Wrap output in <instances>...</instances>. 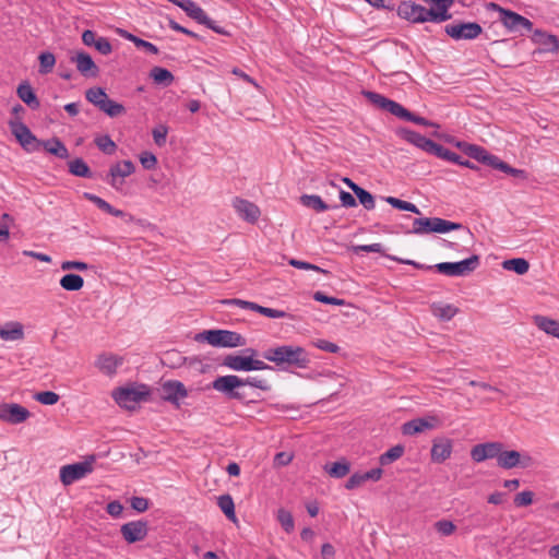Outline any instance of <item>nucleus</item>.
<instances>
[{"instance_id":"obj_39","label":"nucleus","mask_w":559,"mask_h":559,"mask_svg":"<svg viewBox=\"0 0 559 559\" xmlns=\"http://www.w3.org/2000/svg\"><path fill=\"white\" fill-rule=\"evenodd\" d=\"M98 109L105 112L110 118L119 117L126 114L124 106L120 103L110 99L109 97L104 102V104Z\"/></svg>"},{"instance_id":"obj_49","label":"nucleus","mask_w":559,"mask_h":559,"mask_svg":"<svg viewBox=\"0 0 559 559\" xmlns=\"http://www.w3.org/2000/svg\"><path fill=\"white\" fill-rule=\"evenodd\" d=\"M384 200L391 206H393L395 209H399L401 211H407V212H412V213H415V214H420L419 209L415 204H413L411 202L403 201V200H400V199L394 198V197H386V198H384Z\"/></svg>"},{"instance_id":"obj_51","label":"nucleus","mask_w":559,"mask_h":559,"mask_svg":"<svg viewBox=\"0 0 559 559\" xmlns=\"http://www.w3.org/2000/svg\"><path fill=\"white\" fill-rule=\"evenodd\" d=\"M355 195L366 210L374 209V198L370 192L361 187H355Z\"/></svg>"},{"instance_id":"obj_28","label":"nucleus","mask_w":559,"mask_h":559,"mask_svg":"<svg viewBox=\"0 0 559 559\" xmlns=\"http://www.w3.org/2000/svg\"><path fill=\"white\" fill-rule=\"evenodd\" d=\"M222 365L234 371H249L250 354L248 356L228 354L224 357Z\"/></svg>"},{"instance_id":"obj_64","label":"nucleus","mask_w":559,"mask_h":559,"mask_svg":"<svg viewBox=\"0 0 559 559\" xmlns=\"http://www.w3.org/2000/svg\"><path fill=\"white\" fill-rule=\"evenodd\" d=\"M95 49L102 55L107 56L112 51L111 44L106 37H98L94 45Z\"/></svg>"},{"instance_id":"obj_62","label":"nucleus","mask_w":559,"mask_h":559,"mask_svg":"<svg viewBox=\"0 0 559 559\" xmlns=\"http://www.w3.org/2000/svg\"><path fill=\"white\" fill-rule=\"evenodd\" d=\"M450 152L451 151L448 150L447 147H444V146H442V145H440V144H438V143L432 141L427 153L432 154V155H435V156H437V157H439L441 159L447 160L448 157H449Z\"/></svg>"},{"instance_id":"obj_12","label":"nucleus","mask_w":559,"mask_h":559,"mask_svg":"<svg viewBox=\"0 0 559 559\" xmlns=\"http://www.w3.org/2000/svg\"><path fill=\"white\" fill-rule=\"evenodd\" d=\"M135 171L134 164L131 160H122L114 164L108 173L107 182L116 190L123 185V179Z\"/></svg>"},{"instance_id":"obj_40","label":"nucleus","mask_w":559,"mask_h":559,"mask_svg":"<svg viewBox=\"0 0 559 559\" xmlns=\"http://www.w3.org/2000/svg\"><path fill=\"white\" fill-rule=\"evenodd\" d=\"M85 98L93 104L95 107L99 108L104 102L108 98L106 91L103 87H91L85 92Z\"/></svg>"},{"instance_id":"obj_26","label":"nucleus","mask_w":559,"mask_h":559,"mask_svg":"<svg viewBox=\"0 0 559 559\" xmlns=\"http://www.w3.org/2000/svg\"><path fill=\"white\" fill-rule=\"evenodd\" d=\"M40 148H44L47 153L55 155L60 159H67L69 157V151L67 146L58 138L40 141Z\"/></svg>"},{"instance_id":"obj_59","label":"nucleus","mask_w":559,"mask_h":559,"mask_svg":"<svg viewBox=\"0 0 559 559\" xmlns=\"http://www.w3.org/2000/svg\"><path fill=\"white\" fill-rule=\"evenodd\" d=\"M167 134H168V128L165 124H159L156 128H154L152 131L154 142L158 146L165 145Z\"/></svg>"},{"instance_id":"obj_43","label":"nucleus","mask_w":559,"mask_h":559,"mask_svg":"<svg viewBox=\"0 0 559 559\" xmlns=\"http://www.w3.org/2000/svg\"><path fill=\"white\" fill-rule=\"evenodd\" d=\"M150 75L154 80L155 83L163 84L165 86L170 85L174 81L173 73L169 70H167L165 68H160V67H154L151 70Z\"/></svg>"},{"instance_id":"obj_6","label":"nucleus","mask_w":559,"mask_h":559,"mask_svg":"<svg viewBox=\"0 0 559 559\" xmlns=\"http://www.w3.org/2000/svg\"><path fill=\"white\" fill-rule=\"evenodd\" d=\"M479 266V257H472L459 262H441L435 265V269L447 276H465Z\"/></svg>"},{"instance_id":"obj_31","label":"nucleus","mask_w":559,"mask_h":559,"mask_svg":"<svg viewBox=\"0 0 559 559\" xmlns=\"http://www.w3.org/2000/svg\"><path fill=\"white\" fill-rule=\"evenodd\" d=\"M431 311L440 320L449 321L457 313L459 309L450 304L435 302L431 306Z\"/></svg>"},{"instance_id":"obj_19","label":"nucleus","mask_w":559,"mask_h":559,"mask_svg":"<svg viewBox=\"0 0 559 559\" xmlns=\"http://www.w3.org/2000/svg\"><path fill=\"white\" fill-rule=\"evenodd\" d=\"M452 450L453 441L451 439L444 437L436 438L432 441V447L430 451L431 461L438 464L443 463L451 456Z\"/></svg>"},{"instance_id":"obj_37","label":"nucleus","mask_w":559,"mask_h":559,"mask_svg":"<svg viewBox=\"0 0 559 559\" xmlns=\"http://www.w3.org/2000/svg\"><path fill=\"white\" fill-rule=\"evenodd\" d=\"M187 7L185 8V12L187 15L194 21H197L199 24L209 23L210 17L205 13V11L198 5L194 1L189 0V2H186Z\"/></svg>"},{"instance_id":"obj_48","label":"nucleus","mask_w":559,"mask_h":559,"mask_svg":"<svg viewBox=\"0 0 559 559\" xmlns=\"http://www.w3.org/2000/svg\"><path fill=\"white\" fill-rule=\"evenodd\" d=\"M433 233L444 234L452 230H457L462 228V225L443 218L433 217Z\"/></svg>"},{"instance_id":"obj_58","label":"nucleus","mask_w":559,"mask_h":559,"mask_svg":"<svg viewBox=\"0 0 559 559\" xmlns=\"http://www.w3.org/2000/svg\"><path fill=\"white\" fill-rule=\"evenodd\" d=\"M534 493L530 490H524L514 496L513 502L515 507L522 508L532 504Z\"/></svg>"},{"instance_id":"obj_46","label":"nucleus","mask_w":559,"mask_h":559,"mask_svg":"<svg viewBox=\"0 0 559 559\" xmlns=\"http://www.w3.org/2000/svg\"><path fill=\"white\" fill-rule=\"evenodd\" d=\"M38 60H39L38 72L43 75L50 73L56 64V57L50 51L41 52L38 56Z\"/></svg>"},{"instance_id":"obj_35","label":"nucleus","mask_w":559,"mask_h":559,"mask_svg":"<svg viewBox=\"0 0 559 559\" xmlns=\"http://www.w3.org/2000/svg\"><path fill=\"white\" fill-rule=\"evenodd\" d=\"M84 285V280L81 275L68 273L60 280V286L69 292L80 290Z\"/></svg>"},{"instance_id":"obj_25","label":"nucleus","mask_w":559,"mask_h":559,"mask_svg":"<svg viewBox=\"0 0 559 559\" xmlns=\"http://www.w3.org/2000/svg\"><path fill=\"white\" fill-rule=\"evenodd\" d=\"M532 39L534 43L542 46L545 51L556 52L559 49V41L557 37L544 31H534Z\"/></svg>"},{"instance_id":"obj_3","label":"nucleus","mask_w":559,"mask_h":559,"mask_svg":"<svg viewBox=\"0 0 559 559\" xmlns=\"http://www.w3.org/2000/svg\"><path fill=\"white\" fill-rule=\"evenodd\" d=\"M197 341H206L214 347L234 348L246 345V338L237 332L229 330H206L199 333Z\"/></svg>"},{"instance_id":"obj_56","label":"nucleus","mask_w":559,"mask_h":559,"mask_svg":"<svg viewBox=\"0 0 559 559\" xmlns=\"http://www.w3.org/2000/svg\"><path fill=\"white\" fill-rule=\"evenodd\" d=\"M34 399L44 405H53L59 401V395L52 391H43L36 393Z\"/></svg>"},{"instance_id":"obj_34","label":"nucleus","mask_w":559,"mask_h":559,"mask_svg":"<svg viewBox=\"0 0 559 559\" xmlns=\"http://www.w3.org/2000/svg\"><path fill=\"white\" fill-rule=\"evenodd\" d=\"M120 35L124 39L133 43L138 48H141V49L145 50L146 52H150V53H153V55H157L159 52L157 46H155L154 44H152V43H150L147 40H144V39H142V38L135 36V35H133V34H131V33H129L127 31H121Z\"/></svg>"},{"instance_id":"obj_36","label":"nucleus","mask_w":559,"mask_h":559,"mask_svg":"<svg viewBox=\"0 0 559 559\" xmlns=\"http://www.w3.org/2000/svg\"><path fill=\"white\" fill-rule=\"evenodd\" d=\"M395 117L406 120V121L414 122L416 124L425 126V127H438V124H436L435 122L411 112L408 109H406L402 105L400 106L399 111Z\"/></svg>"},{"instance_id":"obj_61","label":"nucleus","mask_w":559,"mask_h":559,"mask_svg":"<svg viewBox=\"0 0 559 559\" xmlns=\"http://www.w3.org/2000/svg\"><path fill=\"white\" fill-rule=\"evenodd\" d=\"M435 527L438 533H440L442 536H450L455 531V525L453 522L448 520H440L435 523Z\"/></svg>"},{"instance_id":"obj_4","label":"nucleus","mask_w":559,"mask_h":559,"mask_svg":"<svg viewBox=\"0 0 559 559\" xmlns=\"http://www.w3.org/2000/svg\"><path fill=\"white\" fill-rule=\"evenodd\" d=\"M211 386L228 400L242 401L245 399V394L240 392V389L243 388L242 378L236 374L219 376L213 380Z\"/></svg>"},{"instance_id":"obj_11","label":"nucleus","mask_w":559,"mask_h":559,"mask_svg":"<svg viewBox=\"0 0 559 559\" xmlns=\"http://www.w3.org/2000/svg\"><path fill=\"white\" fill-rule=\"evenodd\" d=\"M120 533L127 543L134 544L145 539L148 534V524L143 520L130 521L121 525Z\"/></svg>"},{"instance_id":"obj_30","label":"nucleus","mask_w":559,"mask_h":559,"mask_svg":"<svg viewBox=\"0 0 559 559\" xmlns=\"http://www.w3.org/2000/svg\"><path fill=\"white\" fill-rule=\"evenodd\" d=\"M83 197H84V199L93 202L99 210H102L112 216H116V217H124L126 216V213L123 211L115 209L106 200L102 199L100 197H98L96 194H93L90 192H84Z\"/></svg>"},{"instance_id":"obj_27","label":"nucleus","mask_w":559,"mask_h":559,"mask_svg":"<svg viewBox=\"0 0 559 559\" xmlns=\"http://www.w3.org/2000/svg\"><path fill=\"white\" fill-rule=\"evenodd\" d=\"M24 337L23 325L16 321L7 322L0 328V338L3 341H20Z\"/></svg>"},{"instance_id":"obj_42","label":"nucleus","mask_w":559,"mask_h":559,"mask_svg":"<svg viewBox=\"0 0 559 559\" xmlns=\"http://www.w3.org/2000/svg\"><path fill=\"white\" fill-rule=\"evenodd\" d=\"M503 269L508 271H513L519 275L525 274L530 269V263L523 258H514L510 260H506L502 263Z\"/></svg>"},{"instance_id":"obj_44","label":"nucleus","mask_w":559,"mask_h":559,"mask_svg":"<svg viewBox=\"0 0 559 559\" xmlns=\"http://www.w3.org/2000/svg\"><path fill=\"white\" fill-rule=\"evenodd\" d=\"M69 171L78 177L91 178L92 171L82 158H75L69 163Z\"/></svg>"},{"instance_id":"obj_14","label":"nucleus","mask_w":559,"mask_h":559,"mask_svg":"<svg viewBox=\"0 0 559 559\" xmlns=\"http://www.w3.org/2000/svg\"><path fill=\"white\" fill-rule=\"evenodd\" d=\"M145 395V392L135 388H118L112 392L115 402L127 409L134 408L135 404L144 400Z\"/></svg>"},{"instance_id":"obj_33","label":"nucleus","mask_w":559,"mask_h":559,"mask_svg":"<svg viewBox=\"0 0 559 559\" xmlns=\"http://www.w3.org/2000/svg\"><path fill=\"white\" fill-rule=\"evenodd\" d=\"M300 203L309 209L314 210L318 213L325 212L330 206L317 194H302L300 197Z\"/></svg>"},{"instance_id":"obj_7","label":"nucleus","mask_w":559,"mask_h":559,"mask_svg":"<svg viewBox=\"0 0 559 559\" xmlns=\"http://www.w3.org/2000/svg\"><path fill=\"white\" fill-rule=\"evenodd\" d=\"M94 462L95 456L92 455L82 462L62 466L60 468L61 483L66 486H69L74 481L84 478L86 475L93 472Z\"/></svg>"},{"instance_id":"obj_24","label":"nucleus","mask_w":559,"mask_h":559,"mask_svg":"<svg viewBox=\"0 0 559 559\" xmlns=\"http://www.w3.org/2000/svg\"><path fill=\"white\" fill-rule=\"evenodd\" d=\"M16 94L19 98L25 103L32 109H38L40 106V102L36 96L33 87L27 81L22 82L17 88Z\"/></svg>"},{"instance_id":"obj_17","label":"nucleus","mask_w":559,"mask_h":559,"mask_svg":"<svg viewBox=\"0 0 559 559\" xmlns=\"http://www.w3.org/2000/svg\"><path fill=\"white\" fill-rule=\"evenodd\" d=\"M499 10H500L501 20H502L504 26L508 27L510 31L518 32L522 28H524L528 32L532 31L533 23L528 19H526L513 11H510V10H506V9H501V8Z\"/></svg>"},{"instance_id":"obj_1","label":"nucleus","mask_w":559,"mask_h":559,"mask_svg":"<svg viewBox=\"0 0 559 559\" xmlns=\"http://www.w3.org/2000/svg\"><path fill=\"white\" fill-rule=\"evenodd\" d=\"M435 7L427 9L412 0L402 1L397 7V15L411 23H442L452 17L449 13L454 0H424Z\"/></svg>"},{"instance_id":"obj_16","label":"nucleus","mask_w":559,"mask_h":559,"mask_svg":"<svg viewBox=\"0 0 559 559\" xmlns=\"http://www.w3.org/2000/svg\"><path fill=\"white\" fill-rule=\"evenodd\" d=\"M439 424L440 420L437 416L415 418L403 424L402 432L406 436H413L425 430L435 429Z\"/></svg>"},{"instance_id":"obj_41","label":"nucleus","mask_w":559,"mask_h":559,"mask_svg":"<svg viewBox=\"0 0 559 559\" xmlns=\"http://www.w3.org/2000/svg\"><path fill=\"white\" fill-rule=\"evenodd\" d=\"M325 471L329 473L331 477L343 478L349 473L350 465L346 460H342L338 462H334L331 465H326Z\"/></svg>"},{"instance_id":"obj_50","label":"nucleus","mask_w":559,"mask_h":559,"mask_svg":"<svg viewBox=\"0 0 559 559\" xmlns=\"http://www.w3.org/2000/svg\"><path fill=\"white\" fill-rule=\"evenodd\" d=\"M95 144L103 153L107 155L114 154L117 148L116 143L107 134L97 136L95 139Z\"/></svg>"},{"instance_id":"obj_8","label":"nucleus","mask_w":559,"mask_h":559,"mask_svg":"<svg viewBox=\"0 0 559 559\" xmlns=\"http://www.w3.org/2000/svg\"><path fill=\"white\" fill-rule=\"evenodd\" d=\"M31 416L29 411L16 403H0V420L17 425L27 420Z\"/></svg>"},{"instance_id":"obj_45","label":"nucleus","mask_w":559,"mask_h":559,"mask_svg":"<svg viewBox=\"0 0 559 559\" xmlns=\"http://www.w3.org/2000/svg\"><path fill=\"white\" fill-rule=\"evenodd\" d=\"M404 445L396 444L382 453L379 457V462L381 465H389L393 463L394 461L399 460L404 454Z\"/></svg>"},{"instance_id":"obj_23","label":"nucleus","mask_w":559,"mask_h":559,"mask_svg":"<svg viewBox=\"0 0 559 559\" xmlns=\"http://www.w3.org/2000/svg\"><path fill=\"white\" fill-rule=\"evenodd\" d=\"M397 134L408 143L425 152H428L432 142V140L421 135L420 133L405 128L400 129Z\"/></svg>"},{"instance_id":"obj_20","label":"nucleus","mask_w":559,"mask_h":559,"mask_svg":"<svg viewBox=\"0 0 559 559\" xmlns=\"http://www.w3.org/2000/svg\"><path fill=\"white\" fill-rule=\"evenodd\" d=\"M233 206L237 214L248 223H255L260 216L259 207L248 200L235 198L233 201Z\"/></svg>"},{"instance_id":"obj_32","label":"nucleus","mask_w":559,"mask_h":559,"mask_svg":"<svg viewBox=\"0 0 559 559\" xmlns=\"http://www.w3.org/2000/svg\"><path fill=\"white\" fill-rule=\"evenodd\" d=\"M520 453L515 450L510 451H503V449L500 452V455L498 457V466L504 468V469H511L513 467L519 466L520 463Z\"/></svg>"},{"instance_id":"obj_29","label":"nucleus","mask_w":559,"mask_h":559,"mask_svg":"<svg viewBox=\"0 0 559 559\" xmlns=\"http://www.w3.org/2000/svg\"><path fill=\"white\" fill-rule=\"evenodd\" d=\"M535 325L548 335L559 338V321L545 316H534Z\"/></svg>"},{"instance_id":"obj_54","label":"nucleus","mask_w":559,"mask_h":559,"mask_svg":"<svg viewBox=\"0 0 559 559\" xmlns=\"http://www.w3.org/2000/svg\"><path fill=\"white\" fill-rule=\"evenodd\" d=\"M245 353L250 354L249 371L253 370H273V367L265 364L263 360L254 359L257 350L253 348H247Z\"/></svg>"},{"instance_id":"obj_18","label":"nucleus","mask_w":559,"mask_h":559,"mask_svg":"<svg viewBox=\"0 0 559 559\" xmlns=\"http://www.w3.org/2000/svg\"><path fill=\"white\" fill-rule=\"evenodd\" d=\"M71 61L75 63L78 71L85 78H96L99 73V69L92 57L84 51L76 52L71 57Z\"/></svg>"},{"instance_id":"obj_15","label":"nucleus","mask_w":559,"mask_h":559,"mask_svg":"<svg viewBox=\"0 0 559 559\" xmlns=\"http://www.w3.org/2000/svg\"><path fill=\"white\" fill-rule=\"evenodd\" d=\"M502 449L503 444L501 442L478 443L472 448L471 457L476 463H480L489 459L498 460Z\"/></svg>"},{"instance_id":"obj_55","label":"nucleus","mask_w":559,"mask_h":559,"mask_svg":"<svg viewBox=\"0 0 559 559\" xmlns=\"http://www.w3.org/2000/svg\"><path fill=\"white\" fill-rule=\"evenodd\" d=\"M243 386L249 385L252 388L260 389L262 391H269L271 389V385L269 382L260 377H247L242 378Z\"/></svg>"},{"instance_id":"obj_60","label":"nucleus","mask_w":559,"mask_h":559,"mask_svg":"<svg viewBox=\"0 0 559 559\" xmlns=\"http://www.w3.org/2000/svg\"><path fill=\"white\" fill-rule=\"evenodd\" d=\"M288 263H289V265H292L296 269H300V270H307V271L311 270V271H316V272H320V273H324V274L329 273L326 270H323L318 265L311 264L306 261L297 260V259H290Z\"/></svg>"},{"instance_id":"obj_63","label":"nucleus","mask_w":559,"mask_h":559,"mask_svg":"<svg viewBox=\"0 0 559 559\" xmlns=\"http://www.w3.org/2000/svg\"><path fill=\"white\" fill-rule=\"evenodd\" d=\"M140 162L143 168L151 170L156 167L157 158L153 153L144 152L140 156Z\"/></svg>"},{"instance_id":"obj_13","label":"nucleus","mask_w":559,"mask_h":559,"mask_svg":"<svg viewBox=\"0 0 559 559\" xmlns=\"http://www.w3.org/2000/svg\"><path fill=\"white\" fill-rule=\"evenodd\" d=\"M160 394L165 401L179 407L181 401L188 396V391L182 382L168 380L162 384Z\"/></svg>"},{"instance_id":"obj_57","label":"nucleus","mask_w":559,"mask_h":559,"mask_svg":"<svg viewBox=\"0 0 559 559\" xmlns=\"http://www.w3.org/2000/svg\"><path fill=\"white\" fill-rule=\"evenodd\" d=\"M313 299L316 301H319L322 304H328V305H334V306H345L346 305V301L344 299L328 296L322 292H316L313 294Z\"/></svg>"},{"instance_id":"obj_22","label":"nucleus","mask_w":559,"mask_h":559,"mask_svg":"<svg viewBox=\"0 0 559 559\" xmlns=\"http://www.w3.org/2000/svg\"><path fill=\"white\" fill-rule=\"evenodd\" d=\"M366 98L380 109H383L393 116H396L401 104L384 97L383 95L376 92H365Z\"/></svg>"},{"instance_id":"obj_10","label":"nucleus","mask_w":559,"mask_h":559,"mask_svg":"<svg viewBox=\"0 0 559 559\" xmlns=\"http://www.w3.org/2000/svg\"><path fill=\"white\" fill-rule=\"evenodd\" d=\"M447 35L453 39H474L483 32L481 26L476 22L449 24L444 28Z\"/></svg>"},{"instance_id":"obj_5","label":"nucleus","mask_w":559,"mask_h":559,"mask_svg":"<svg viewBox=\"0 0 559 559\" xmlns=\"http://www.w3.org/2000/svg\"><path fill=\"white\" fill-rule=\"evenodd\" d=\"M10 131L15 136L21 146L27 152H36L40 150V141L29 130V128L22 121V119H10L8 121Z\"/></svg>"},{"instance_id":"obj_47","label":"nucleus","mask_w":559,"mask_h":559,"mask_svg":"<svg viewBox=\"0 0 559 559\" xmlns=\"http://www.w3.org/2000/svg\"><path fill=\"white\" fill-rule=\"evenodd\" d=\"M433 217L415 218L413 222V233L417 235L433 233Z\"/></svg>"},{"instance_id":"obj_2","label":"nucleus","mask_w":559,"mask_h":559,"mask_svg":"<svg viewBox=\"0 0 559 559\" xmlns=\"http://www.w3.org/2000/svg\"><path fill=\"white\" fill-rule=\"evenodd\" d=\"M263 358L274 362L281 370H289L290 368L306 369L311 362L307 350L304 347L294 345L269 348L263 352Z\"/></svg>"},{"instance_id":"obj_9","label":"nucleus","mask_w":559,"mask_h":559,"mask_svg":"<svg viewBox=\"0 0 559 559\" xmlns=\"http://www.w3.org/2000/svg\"><path fill=\"white\" fill-rule=\"evenodd\" d=\"M219 302L222 305H226V306H238L242 309H249V310L255 311L262 316H265V317L272 318V319H280V318L287 317V313L285 311L263 307L255 302L247 301V300H242V299H238V298L222 299V300H219Z\"/></svg>"},{"instance_id":"obj_52","label":"nucleus","mask_w":559,"mask_h":559,"mask_svg":"<svg viewBox=\"0 0 559 559\" xmlns=\"http://www.w3.org/2000/svg\"><path fill=\"white\" fill-rule=\"evenodd\" d=\"M277 520L285 532L292 533L294 531V519L289 511L285 509H280L277 512Z\"/></svg>"},{"instance_id":"obj_53","label":"nucleus","mask_w":559,"mask_h":559,"mask_svg":"<svg viewBox=\"0 0 559 559\" xmlns=\"http://www.w3.org/2000/svg\"><path fill=\"white\" fill-rule=\"evenodd\" d=\"M465 154L471 157V158H474L476 159L477 162H480L484 164L487 155H488V152L481 147V146H478V145H465Z\"/></svg>"},{"instance_id":"obj_38","label":"nucleus","mask_w":559,"mask_h":559,"mask_svg":"<svg viewBox=\"0 0 559 559\" xmlns=\"http://www.w3.org/2000/svg\"><path fill=\"white\" fill-rule=\"evenodd\" d=\"M217 506L228 520H230L234 523L237 522V516L235 513V503L230 495L219 496L217 498Z\"/></svg>"},{"instance_id":"obj_21","label":"nucleus","mask_w":559,"mask_h":559,"mask_svg":"<svg viewBox=\"0 0 559 559\" xmlns=\"http://www.w3.org/2000/svg\"><path fill=\"white\" fill-rule=\"evenodd\" d=\"M123 359L117 355L104 353L96 359V367L105 374L112 376L116 373L117 368L121 366Z\"/></svg>"}]
</instances>
